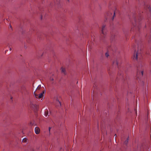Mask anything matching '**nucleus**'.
Listing matches in <instances>:
<instances>
[{
	"instance_id": "7ed1b4c3",
	"label": "nucleus",
	"mask_w": 151,
	"mask_h": 151,
	"mask_svg": "<svg viewBox=\"0 0 151 151\" xmlns=\"http://www.w3.org/2000/svg\"><path fill=\"white\" fill-rule=\"evenodd\" d=\"M140 53V52L139 50L137 52L135 51V54L133 56V59L134 60H137L138 58L141 55Z\"/></svg>"
},
{
	"instance_id": "ddd939ff",
	"label": "nucleus",
	"mask_w": 151,
	"mask_h": 151,
	"mask_svg": "<svg viewBox=\"0 0 151 151\" xmlns=\"http://www.w3.org/2000/svg\"><path fill=\"white\" fill-rule=\"evenodd\" d=\"M28 140L26 138H24L22 139V142H23L26 143L28 142Z\"/></svg>"
},
{
	"instance_id": "1a4fd4ad",
	"label": "nucleus",
	"mask_w": 151,
	"mask_h": 151,
	"mask_svg": "<svg viewBox=\"0 0 151 151\" xmlns=\"http://www.w3.org/2000/svg\"><path fill=\"white\" fill-rule=\"evenodd\" d=\"M148 10L149 11V13L150 14V15L149 17V18L148 20L150 21V20H151V8L150 6H149L148 8Z\"/></svg>"
},
{
	"instance_id": "bb28decb",
	"label": "nucleus",
	"mask_w": 151,
	"mask_h": 151,
	"mask_svg": "<svg viewBox=\"0 0 151 151\" xmlns=\"http://www.w3.org/2000/svg\"><path fill=\"white\" fill-rule=\"evenodd\" d=\"M115 135H116H116L115 134Z\"/></svg>"
},
{
	"instance_id": "20e7f679",
	"label": "nucleus",
	"mask_w": 151,
	"mask_h": 151,
	"mask_svg": "<svg viewBox=\"0 0 151 151\" xmlns=\"http://www.w3.org/2000/svg\"><path fill=\"white\" fill-rule=\"evenodd\" d=\"M45 91H43V92L39 94V95L37 94L36 93H35V91L34 92V94L35 95V97L36 98H39V99H40V98H42L44 96V93Z\"/></svg>"
},
{
	"instance_id": "f3484780",
	"label": "nucleus",
	"mask_w": 151,
	"mask_h": 151,
	"mask_svg": "<svg viewBox=\"0 0 151 151\" xmlns=\"http://www.w3.org/2000/svg\"><path fill=\"white\" fill-rule=\"evenodd\" d=\"M105 55L107 57H108L109 56V54L108 52H106L105 53Z\"/></svg>"
},
{
	"instance_id": "5701e85b",
	"label": "nucleus",
	"mask_w": 151,
	"mask_h": 151,
	"mask_svg": "<svg viewBox=\"0 0 151 151\" xmlns=\"http://www.w3.org/2000/svg\"><path fill=\"white\" fill-rule=\"evenodd\" d=\"M89 45H88V48H89Z\"/></svg>"
},
{
	"instance_id": "9d476101",
	"label": "nucleus",
	"mask_w": 151,
	"mask_h": 151,
	"mask_svg": "<svg viewBox=\"0 0 151 151\" xmlns=\"http://www.w3.org/2000/svg\"><path fill=\"white\" fill-rule=\"evenodd\" d=\"M56 105L58 106H61V103L58 100V99H56Z\"/></svg>"
},
{
	"instance_id": "f8f14e48",
	"label": "nucleus",
	"mask_w": 151,
	"mask_h": 151,
	"mask_svg": "<svg viewBox=\"0 0 151 151\" xmlns=\"http://www.w3.org/2000/svg\"><path fill=\"white\" fill-rule=\"evenodd\" d=\"M44 113L45 116L46 117L47 116L48 114V110L47 109L45 110Z\"/></svg>"
},
{
	"instance_id": "a878e982",
	"label": "nucleus",
	"mask_w": 151,
	"mask_h": 151,
	"mask_svg": "<svg viewBox=\"0 0 151 151\" xmlns=\"http://www.w3.org/2000/svg\"><path fill=\"white\" fill-rule=\"evenodd\" d=\"M93 39V38H92V39H91V40Z\"/></svg>"
},
{
	"instance_id": "aec40b11",
	"label": "nucleus",
	"mask_w": 151,
	"mask_h": 151,
	"mask_svg": "<svg viewBox=\"0 0 151 151\" xmlns=\"http://www.w3.org/2000/svg\"><path fill=\"white\" fill-rule=\"evenodd\" d=\"M50 79L51 81H53V78H51Z\"/></svg>"
},
{
	"instance_id": "b1692460",
	"label": "nucleus",
	"mask_w": 151,
	"mask_h": 151,
	"mask_svg": "<svg viewBox=\"0 0 151 151\" xmlns=\"http://www.w3.org/2000/svg\"><path fill=\"white\" fill-rule=\"evenodd\" d=\"M118 74L119 75V72H118Z\"/></svg>"
},
{
	"instance_id": "4be33fe9",
	"label": "nucleus",
	"mask_w": 151,
	"mask_h": 151,
	"mask_svg": "<svg viewBox=\"0 0 151 151\" xmlns=\"http://www.w3.org/2000/svg\"><path fill=\"white\" fill-rule=\"evenodd\" d=\"M10 28H12V26L11 25H10Z\"/></svg>"
},
{
	"instance_id": "6e6552de",
	"label": "nucleus",
	"mask_w": 151,
	"mask_h": 151,
	"mask_svg": "<svg viewBox=\"0 0 151 151\" xmlns=\"http://www.w3.org/2000/svg\"><path fill=\"white\" fill-rule=\"evenodd\" d=\"M40 129L38 127H36L35 129V132L36 134H38L40 133Z\"/></svg>"
},
{
	"instance_id": "412c9836",
	"label": "nucleus",
	"mask_w": 151,
	"mask_h": 151,
	"mask_svg": "<svg viewBox=\"0 0 151 151\" xmlns=\"http://www.w3.org/2000/svg\"><path fill=\"white\" fill-rule=\"evenodd\" d=\"M150 37H151V33H150Z\"/></svg>"
},
{
	"instance_id": "39448f33",
	"label": "nucleus",
	"mask_w": 151,
	"mask_h": 151,
	"mask_svg": "<svg viewBox=\"0 0 151 151\" xmlns=\"http://www.w3.org/2000/svg\"><path fill=\"white\" fill-rule=\"evenodd\" d=\"M101 32L102 34L104 36H105L106 34L105 26V25H104L102 26L101 30Z\"/></svg>"
},
{
	"instance_id": "2eb2a0df",
	"label": "nucleus",
	"mask_w": 151,
	"mask_h": 151,
	"mask_svg": "<svg viewBox=\"0 0 151 151\" xmlns=\"http://www.w3.org/2000/svg\"><path fill=\"white\" fill-rule=\"evenodd\" d=\"M61 69H62L61 71H62V73H63L65 74V69L63 68H62Z\"/></svg>"
},
{
	"instance_id": "cd10ccee",
	"label": "nucleus",
	"mask_w": 151,
	"mask_h": 151,
	"mask_svg": "<svg viewBox=\"0 0 151 151\" xmlns=\"http://www.w3.org/2000/svg\"><path fill=\"white\" fill-rule=\"evenodd\" d=\"M7 51V50H6V51H5V52H6V51Z\"/></svg>"
},
{
	"instance_id": "9b49d317",
	"label": "nucleus",
	"mask_w": 151,
	"mask_h": 151,
	"mask_svg": "<svg viewBox=\"0 0 151 151\" xmlns=\"http://www.w3.org/2000/svg\"><path fill=\"white\" fill-rule=\"evenodd\" d=\"M113 65H115L116 66H118V62L117 60H115L113 61Z\"/></svg>"
},
{
	"instance_id": "4468645a",
	"label": "nucleus",
	"mask_w": 151,
	"mask_h": 151,
	"mask_svg": "<svg viewBox=\"0 0 151 151\" xmlns=\"http://www.w3.org/2000/svg\"><path fill=\"white\" fill-rule=\"evenodd\" d=\"M41 88V85H39L38 86L37 88H36V90L35 91L36 92V91H38V90H40V89Z\"/></svg>"
},
{
	"instance_id": "423d86ee",
	"label": "nucleus",
	"mask_w": 151,
	"mask_h": 151,
	"mask_svg": "<svg viewBox=\"0 0 151 151\" xmlns=\"http://www.w3.org/2000/svg\"><path fill=\"white\" fill-rule=\"evenodd\" d=\"M140 17H139L138 18V20L137 19H136L135 17H134V20L135 23V24H133V25L135 27H136V25H137V22L140 21Z\"/></svg>"
},
{
	"instance_id": "6ab92c4d",
	"label": "nucleus",
	"mask_w": 151,
	"mask_h": 151,
	"mask_svg": "<svg viewBox=\"0 0 151 151\" xmlns=\"http://www.w3.org/2000/svg\"><path fill=\"white\" fill-rule=\"evenodd\" d=\"M11 50H12V49H11V48H9V50H10V51H11Z\"/></svg>"
},
{
	"instance_id": "f03ea898",
	"label": "nucleus",
	"mask_w": 151,
	"mask_h": 151,
	"mask_svg": "<svg viewBox=\"0 0 151 151\" xmlns=\"http://www.w3.org/2000/svg\"><path fill=\"white\" fill-rule=\"evenodd\" d=\"M143 71L142 70V67H140L138 68L137 70V78H139V77H141L143 76Z\"/></svg>"
},
{
	"instance_id": "f257e3e1",
	"label": "nucleus",
	"mask_w": 151,
	"mask_h": 151,
	"mask_svg": "<svg viewBox=\"0 0 151 151\" xmlns=\"http://www.w3.org/2000/svg\"><path fill=\"white\" fill-rule=\"evenodd\" d=\"M115 12H113L112 10L106 13L107 18V19H111L112 20L114 19V17H115Z\"/></svg>"
},
{
	"instance_id": "a211bd4d",
	"label": "nucleus",
	"mask_w": 151,
	"mask_h": 151,
	"mask_svg": "<svg viewBox=\"0 0 151 151\" xmlns=\"http://www.w3.org/2000/svg\"><path fill=\"white\" fill-rule=\"evenodd\" d=\"M51 129V127H49V132H50V130Z\"/></svg>"
},
{
	"instance_id": "dca6fc26",
	"label": "nucleus",
	"mask_w": 151,
	"mask_h": 151,
	"mask_svg": "<svg viewBox=\"0 0 151 151\" xmlns=\"http://www.w3.org/2000/svg\"><path fill=\"white\" fill-rule=\"evenodd\" d=\"M128 139H127V140L125 141L124 142V144L127 145V143H128Z\"/></svg>"
},
{
	"instance_id": "0eeeda50",
	"label": "nucleus",
	"mask_w": 151,
	"mask_h": 151,
	"mask_svg": "<svg viewBox=\"0 0 151 151\" xmlns=\"http://www.w3.org/2000/svg\"><path fill=\"white\" fill-rule=\"evenodd\" d=\"M30 106L31 108L34 109L37 108V106L31 102L30 103Z\"/></svg>"
},
{
	"instance_id": "393cba45",
	"label": "nucleus",
	"mask_w": 151,
	"mask_h": 151,
	"mask_svg": "<svg viewBox=\"0 0 151 151\" xmlns=\"http://www.w3.org/2000/svg\"><path fill=\"white\" fill-rule=\"evenodd\" d=\"M12 97H11V99H12Z\"/></svg>"
}]
</instances>
